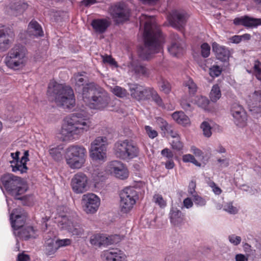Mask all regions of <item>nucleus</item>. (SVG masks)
Wrapping results in <instances>:
<instances>
[{
    "mask_svg": "<svg viewBox=\"0 0 261 261\" xmlns=\"http://www.w3.org/2000/svg\"><path fill=\"white\" fill-rule=\"evenodd\" d=\"M155 121L156 124L159 126L161 130L166 134V132L169 130V128L171 126L163 118L158 117L155 118Z\"/></svg>",
    "mask_w": 261,
    "mask_h": 261,
    "instance_id": "nucleus-41",
    "label": "nucleus"
},
{
    "mask_svg": "<svg viewBox=\"0 0 261 261\" xmlns=\"http://www.w3.org/2000/svg\"><path fill=\"white\" fill-rule=\"evenodd\" d=\"M55 242L58 249L61 247L69 246L71 243V240L69 239H55Z\"/></svg>",
    "mask_w": 261,
    "mask_h": 261,
    "instance_id": "nucleus-49",
    "label": "nucleus"
},
{
    "mask_svg": "<svg viewBox=\"0 0 261 261\" xmlns=\"http://www.w3.org/2000/svg\"><path fill=\"white\" fill-rule=\"evenodd\" d=\"M91 126V120L85 112L73 113L64 118L61 133L65 139L76 140L88 131Z\"/></svg>",
    "mask_w": 261,
    "mask_h": 261,
    "instance_id": "nucleus-2",
    "label": "nucleus"
},
{
    "mask_svg": "<svg viewBox=\"0 0 261 261\" xmlns=\"http://www.w3.org/2000/svg\"><path fill=\"white\" fill-rule=\"evenodd\" d=\"M184 205L187 208H189L192 207L193 203L192 200L190 198H187L184 199L183 201Z\"/></svg>",
    "mask_w": 261,
    "mask_h": 261,
    "instance_id": "nucleus-63",
    "label": "nucleus"
},
{
    "mask_svg": "<svg viewBox=\"0 0 261 261\" xmlns=\"http://www.w3.org/2000/svg\"><path fill=\"white\" fill-rule=\"evenodd\" d=\"M66 153L86 158L87 151L83 146L72 145L67 148Z\"/></svg>",
    "mask_w": 261,
    "mask_h": 261,
    "instance_id": "nucleus-34",
    "label": "nucleus"
},
{
    "mask_svg": "<svg viewBox=\"0 0 261 261\" xmlns=\"http://www.w3.org/2000/svg\"><path fill=\"white\" fill-rule=\"evenodd\" d=\"M185 90L188 89L190 95H194L197 91V87L193 80L189 78L184 84Z\"/></svg>",
    "mask_w": 261,
    "mask_h": 261,
    "instance_id": "nucleus-40",
    "label": "nucleus"
},
{
    "mask_svg": "<svg viewBox=\"0 0 261 261\" xmlns=\"http://www.w3.org/2000/svg\"><path fill=\"white\" fill-rule=\"evenodd\" d=\"M101 257L105 261H126L124 253L118 249L105 250L101 253Z\"/></svg>",
    "mask_w": 261,
    "mask_h": 261,
    "instance_id": "nucleus-22",
    "label": "nucleus"
},
{
    "mask_svg": "<svg viewBox=\"0 0 261 261\" xmlns=\"http://www.w3.org/2000/svg\"><path fill=\"white\" fill-rule=\"evenodd\" d=\"M63 147L62 146H58L52 147L49 149V152L51 157L56 161L60 160L62 158V151Z\"/></svg>",
    "mask_w": 261,
    "mask_h": 261,
    "instance_id": "nucleus-38",
    "label": "nucleus"
},
{
    "mask_svg": "<svg viewBox=\"0 0 261 261\" xmlns=\"http://www.w3.org/2000/svg\"><path fill=\"white\" fill-rule=\"evenodd\" d=\"M140 22L141 25H144V46L141 49L140 55L142 59L148 60L152 55L162 52L164 37L153 17L142 14L140 17Z\"/></svg>",
    "mask_w": 261,
    "mask_h": 261,
    "instance_id": "nucleus-1",
    "label": "nucleus"
},
{
    "mask_svg": "<svg viewBox=\"0 0 261 261\" xmlns=\"http://www.w3.org/2000/svg\"><path fill=\"white\" fill-rule=\"evenodd\" d=\"M28 7V5L21 1L13 3L11 5V8L13 11L16 12V14H20L23 13Z\"/></svg>",
    "mask_w": 261,
    "mask_h": 261,
    "instance_id": "nucleus-37",
    "label": "nucleus"
},
{
    "mask_svg": "<svg viewBox=\"0 0 261 261\" xmlns=\"http://www.w3.org/2000/svg\"><path fill=\"white\" fill-rule=\"evenodd\" d=\"M195 102L199 107L205 109L209 103V100L206 97L199 96L196 97Z\"/></svg>",
    "mask_w": 261,
    "mask_h": 261,
    "instance_id": "nucleus-44",
    "label": "nucleus"
},
{
    "mask_svg": "<svg viewBox=\"0 0 261 261\" xmlns=\"http://www.w3.org/2000/svg\"><path fill=\"white\" fill-rule=\"evenodd\" d=\"M19 151L11 153V156L13 159V160L10 161L11 166L13 172H19L20 173L23 174L26 173L28 169L27 163L29 161V151L26 150L24 152L23 155L20 160H19Z\"/></svg>",
    "mask_w": 261,
    "mask_h": 261,
    "instance_id": "nucleus-15",
    "label": "nucleus"
},
{
    "mask_svg": "<svg viewBox=\"0 0 261 261\" xmlns=\"http://www.w3.org/2000/svg\"><path fill=\"white\" fill-rule=\"evenodd\" d=\"M14 33L9 27L0 25V53L7 51L14 39Z\"/></svg>",
    "mask_w": 261,
    "mask_h": 261,
    "instance_id": "nucleus-17",
    "label": "nucleus"
},
{
    "mask_svg": "<svg viewBox=\"0 0 261 261\" xmlns=\"http://www.w3.org/2000/svg\"><path fill=\"white\" fill-rule=\"evenodd\" d=\"M128 70L129 73L139 76H148L149 74L148 70L136 61H133L128 65Z\"/></svg>",
    "mask_w": 261,
    "mask_h": 261,
    "instance_id": "nucleus-25",
    "label": "nucleus"
},
{
    "mask_svg": "<svg viewBox=\"0 0 261 261\" xmlns=\"http://www.w3.org/2000/svg\"><path fill=\"white\" fill-rule=\"evenodd\" d=\"M107 137H96L91 142L89 149V156L91 159L96 162H105L107 160Z\"/></svg>",
    "mask_w": 261,
    "mask_h": 261,
    "instance_id": "nucleus-10",
    "label": "nucleus"
},
{
    "mask_svg": "<svg viewBox=\"0 0 261 261\" xmlns=\"http://www.w3.org/2000/svg\"><path fill=\"white\" fill-rule=\"evenodd\" d=\"M171 116L174 121L179 125L183 126H189L191 125L190 118L182 111H176Z\"/></svg>",
    "mask_w": 261,
    "mask_h": 261,
    "instance_id": "nucleus-30",
    "label": "nucleus"
},
{
    "mask_svg": "<svg viewBox=\"0 0 261 261\" xmlns=\"http://www.w3.org/2000/svg\"><path fill=\"white\" fill-rule=\"evenodd\" d=\"M65 160L67 164L72 169H79L84 166L86 161V158L79 156H73L69 154H65Z\"/></svg>",
    "mask_w": 261,
    "mask_h": 261,
    "instance_id": "nucleus-26",
    "label": "nucleus"
},
{
    "mask_svg": "<svg viewBox=\"0 0 261 261\" xmlns=\"http://www.w3.org/2000/svg\"><path fill=\"white\" fill-rule=\"evenodd\" d=\"M160 89L162 91L166 94L169 93L171 89L170 84L167 82H164L162 83L160 87Z\"/></svg>",
    "mask_w": 261,
    "mask_h": 261,
    "instance_id": "nucleus-55",
    "label": "nucleus"
},
{
    "mask_svg": "<svg viewBox=\"0 0 261 261\" xmlns=\"http://www.w3.org/2000/svg\"><path fill=\"white\" fill-rule=\"evenodd\" d=\"M28 60L27 49L22 46H15L8 52L4 63L8 68L18 71L25 67Z\"/></svg>",
    "mask_w": 261,
    "mask_h": 261,
    "instance_id": "nucleus-5",
    "label": "nucleus"
},
{
    "mask_svg": "<svg viewBox=\"0 0 261 261\" xmlns=\"http://www.w3.org/2000/svg\"><path fill=\"white\" fill-rule=\"evenodd\" d=\"M153 201L161 208H164L167 205L166 201L163 198V196L159 194L154 195Z\"/></svg>",
    "mask_w": 261,
    "mask_h": 261,
    "instance_id": "nucleus-43",
    "label": "nucleus"
},
{
    "mask_svg": "<svg viewBox=\"0 0 261 261\" xmlns=\"http://www.w3.org/2000/svg\"><path fill=\"white\" fill-rule=\"evenodd\" d=\"M98 91L93 83L87 84L84 87L82 97L86 105L88 106L90 103L93 96L95 95Z\"/></svg>",
    "mask_w": 261,
    "mask_h": 261,
    "instance_id": "nucleus-27",
    "label": "nucleus"
},
{
    "mask_svg": "<svg viewBox=\"0 0 261 261\" xmlns=\"http://www.w3.org/2000/svg\"><path fill=\"white\" fill-rule=\"evenodd\" d=\"M110 101V98L106 92L98 91L93 96V99L87 106L92 109L102 110L106 108Z\"/></svg>",
    "mask_w": 261,
    "mask_h": 261,
    "instance_id": "nucleus-18",
    "label": "nucleus"
},
{
    "mask_svg": "<svg viewBox=\"0 0 261 261\" xmlns=\"http://www.w3.org/2000/svg\"><path fill=\"white\" fill-rule=\"evenodd\" d=\"M82 76V75L81 74H78L74 76L75 84L79 86L83 85V83L85 81L84 79Z\"/></svg>",
    "mask_w": 261,
    "mask_h": 261,
    "instance_id": "nucleus-61",
    "label": "nucleus"
},
{
    "mask_svg": "<svg viewBox=\"0 0 261 261\" xmlns=\"http://www.w3.org/2000/svg\"><path fill=\"white\" fill-rule=\"evenodd\" d=\"M100 204V198L93 193H87L82 196V209L87 214H94L96 213Z\"/></svg>",
    "mask_w": 261,
    "mask_h": 261,
    "instance_id": "nucleus-14",
    "label": "nucleus"
},
{
    "mask_svg": "<svg viewBox=\"0 0 261 261\" xmlns=\"http://www.w3.org/2000/svg\"><path fill=\"white\" fill-rule=\"evenodd\" d=\"M231 113L237 125L243 127L246 124L247 114L243 108L238 104H233L231 109Z\"/></svg>",
    "mask_w": 261,
    "mask_h": 261,
    "instance_id": "nucleus-20",
    "label": "nucleus"
},
{
    "mask_svg": "<svg viewBox=\"0 0 261 261\" xmlns=\"http://www.w3.org/2000/svg\"><path fill=\"white\" fill-rule=\"evenodd\" d=\"M105 172L106 173H104L99 169L94 171L92 175V180L94 181L95 185L98 183L101 178L105 176L106 173L121 180L126 179L129 176V172L126 166L119 161H113L108 163L106 167Z\"/></svg>",
    "mask_w": 261,
    "mask_h": 261,
    "instance_id": "nucleus-4",
    "label": "nucleus"
},
{
    "mask_svg": "<svg viewBox=\"0 0 261 261\" xmlns=\"http://www.w3.org/2000/svg\"><path fill=\"white\" fill-rule=\"evenodd\" d=\"M47 95L53 98L57 105L64 109H70L75 105V99L72 89L68 86L50 81L48 84Z\"/></svg>",
    "mask_w": 261,
    "mask_h": 261,
    "instance_id": "nucleus-3",
    "label": "nucleus"
},
{
    "mask_svg": "<svg viewBox=\"0 0 261 261\" xmlns=\"http://www.w3.org/2000/svg\"><path fill=\"white\" fill-rule=\"evenodd\" d=\"M228 240L233 245L237 246L240 244L242 239L240 237L233 234L228 236Z\"/></svg>",
    "mask_w": 261,
    "mask_h": 261,
    "instance_id": "nucleus-54",
    "label": "nucleus"
},
{
    "mask_svg": "<svg viewBox=\"0 0 261 261\" xmlns=\"http://www.w3.org/2000/svg\"><path fill=\"white\" fill-rule=\"evenodd\" d=\"M196 182L194 181H191L189 185L188 192L193 196V195L197 194L195 191Z\"/></svg>",
    "mask_w": 261,
    "mask_h": 261,
    "instance_id": "nucleus-59",
    "label": "nucleus"
},
{
    "mask_svg": "<svg viewBox=\"0 0 261 261\" xmlns=\"http://www.w3.org/2000/svg\"><path fill=\"white\" fill-rule=\"evenodd\" d=\"M208 186L212 188V191L216 195H220L222 193L221 189L218 187L214 181H210Z\"/></svg>",
    "mask_w": 261,
    "mask_h": 261,
    "instance_id": "nucleus-56",
    "label": "nucleus"
},
{
    "mask_svg": "<svg viewBox=\"0 0 261 261\" xmlns=\"http://www.w3.org/2000/svg\"><path fill=\"white\" fill-rule=\"evenodd\" d=\"M109 12L114 21L117 23L127 20L130 16V9L124 3L111 6Z\"/></svg>",
    "mask_w": 261,
    "mask_h": 261,
    "instance_id": "nucleus-13",
    "label": "nucleus"
},
{
    "mask_svg": "<svg viewBox=\"0 0 261 261\" xmlns=\"http://www.w3.org/2000/svg\"><path fill=\"white\" fill-rule=\"evenodd\" d=\"M58 250L55 242V237H49V238L46 237L44 244V252L46 255L47 256L53 255Z\"/></svg>",
    "mask_w": 261,
    "mask_h": 261,
    "instance_id": "nucleus-31",
    "label": "nucleus"
},
{
    "mask_svg": "<svg viewBox=\"0 0 261 261\" xmlns=\"http://www.w3.org/2000/svg\"><path fill=\"white\" fill-rule=\"evenodd\" d=\"M170 219L173 225L179 226L184 222V216L177 208L172 207L170 210Z\"/></svg>",
    "mask_w": 261,
    "mask_h": 261,
    "instance_id": "nucleus-32",
    "label": "nucleus"
},
{
    "mask_svg": "<svg viewBox=\"0 0 261 261\" xmlns=\"http://www.w3.org/2000/svg\"><path fill=\"white\" fill-rule=\"evenodd\" d=\"M27 215L22 209L16 208L11 214L10 219L12 228L16 230L24 224Z\"/></svg>",
    "mask_w": 261,
    "mask_h": 261,
    "instance_id": "nucleus-21",
    "label": "nucleus"
},
{
    "mask_svg": "<svg viewBox=\"0 0 261 261\" xmlns=\"http://www.w3.org/2000/svg\"><path fill=\"white\" fill-rule=\"evenodd\" d=\"M120 236L118 234L108 236L106 234L96 233L91 236L90 243L91 245L98 247L108 246L118 243L121 239Z\"/></svg>",
    "mask_w": 261,
    "mask_h": 261,
    "instance_id": "nucleus-16",
    "label": "nucleus"
},
{
    "mask_svg": "<svg viewBox=\"0 0 261 261\" xmlns=\"http://www.w3.org/2000/svg\"><path fill=\"white\" fill-rule=\"evenodd\" d=\"M200 127L202 130L203 135L207 138H209L212 135V125L211 123L203 121L200 125Z\"/></svg>",
    "mask_w": 261,
    "mask_h": 261,
    "instance_id": "nucleus-42",
    "label": "nucleus"
},
{
    "mask_svg": "<svg viewBox=\"0 0 261 261\" xmlns=\"http://www.w3.org/2000/svg\"><path fill=\"white\" fill-rule=\"evenodd\" d=\"M59 217L58 220V226L62 229L67 230L72 235L81 237L84 234V229L77 224L71 221L67 216L68 208L65 206H60L58 208Z\"/></svg>",
    "mask_w": 261,
    "mask_h": 261,
    "instance_id": "nucleus-9",
    "label": "nucleus"
},
{
    "mask_svg": "<svg viewBox=\"0 0 261 261\" xmlns=\"http://www.w3.org/2000/svg\"><path fill=\"white\" fill-rule=\"evenodd\" d=\"M253 73L258 80L261 81V64L258 61H255L254 62Z\"/></svg>",
    "mask_w": 261,
    "mask_h": 261,
    "instance_id": "nucleus-47",
    "label": "nucleus"
},
{
    "mask_svg": "<svg viewBox=\"0 0 261 261\" xmlns=\"http://www.w3.org/2000/svg\"><path fill=\"white\" fill-rule=\"evenodd\" d=\"M221 96L220 88L218 85H214L210 93V98L211 101L216 102Z\"/></svg>",
    "mask_w": 261,
    "mask_h": 261,
    "instance_id": "nucleus-39",
    "label": "nucleus"
},
{
    "mask_svg": "<svg viewBox=\"0 0 261 261\" xmlns=\"http://www.w3.org/2000/svg\"><path fill=\"white\" fill-rule=\"evenodd\" d=\"M251 111L261 113V90H255L251 94L247 100Z\"/></svg>",
    "mask_w": 261,
    "mask_h": 261,
    "instance_id": "nucleus-23",
    "label": "nucleus"
},
{
    "mask_svg": "<svg viewBox=\"0 0 261 261\" xmlns=\"http://www.w3.org/2000/svg\"><path fill=\"white\" fill-rule=\"evenodd\" d=\"M187 18L186 13L181 10H173L167 16L170 24L173 28L180 29L182 27Z\"/></svg>",
    "mask_w": 261,
    "mask_h": 261,
    "instance_id": "nucleus-19",
    "label": "nucleus"
},
{
    "mask_svg": "<svg viewBox=\"0 0 261 261\" xmlns=\"http://www.w3.org/2000/svg\"><path fill=\"white\" fill-rule=\"evenodd\" d=\"M192 197L194 202L197 205L202 206L206 204V200L202 197L198 196L197 194L193 195Z\"/></svg>",
    "mask_w": 261,
    "mask_h": 261,
    "instance_id": "nucleus-53",
    "label": "nucleus"
},
{
    "mask_svg": "<svg viewBox=\"0 0 261 261\" xmlns=\"http://www.w3.org/2000/svg\"><path fill=\"white\" fill-rule=\"evenodd\" d=\"M102 61L104 63H109L111 65L117 66V63L110 56H102Z\"/></svg>",
    "mask_w": 261,
    "mask_h": 261,
    "instance_id": "nucleus-57",
    "label": "nucleus"
},
{
    "mask_svg": "<svg viewBox=\"0 0 261 261\" xmlns=\"http://www.w3.org/2000/svg\"><path fill=\"white\" fill-rule=\"evenodd\" d=\"M169 53L173 56H178L182 53L183 47L180 40H175L168 46Z\"/></svg>",
    "mask_w": 261,
    "mask_h": 261,
    "instance_id": "nucleus-35",
    "label": "nucleus"
},
{
    "mask_svg": "<svg viewBox=\"0 0 261 261\" xmlns=\"http://www.w3.org/2000/svg\"><path fill=\"white\" fill-rule=\"evenodd\" d=\"M172 148L173 149L179 151L183 148L182 143L179 141V139H177L176 141H173L171 143Z\"/></svg>",
    "mask_w": 261,
    "mask_h": 261,
    "instance_id": "nucleus-58",
    "label": "nucleus"
},
{
    "mask_svg": "<svg viewBox=\"0 0 261 261\" xmlns=\"http://www.w3.org/2000/svg\"><path fill=\"white\" fill-rule=\"evenodd\" d=\"M120 199L121 211L124 213H127L136 204L138 199V195L134 188H126L121 192Z\"/></svg>",
    "mask_w": 261,
    "mask_h": 261,
    "instance_id": "nucleus-11",
    "label": "nucleus"
},
{
    "mask_svg": "<svg viewBox=\"0 0 261 261\" xmlns=\"http://www.w3.org/2000/svg\"><path fill=\"white\" fill-rule=\"evenodd\" d=\"M212 49L215 53L217 58L223 62L227 61L230 56V51L228 48L220 46L216 42L213 43Z\"/></svg>",
    "mask_w": 261,
    "mask_h": 261,
    "instance_id": "nucleus-28",
    "label": "nucleus"
},
{
    "mask_svg": "<svg viewBox=\"0 0 261 261\" xmlns=\"http://www.w3.org/2000/svg\"><path fill=\"white\" fill-rule=\"evenodd\" d=\"M113 151L117 158L123 160L134 159L138 156L139 152L137 146L127 140L116 142Z\"/></svg>",
    "mask_w": 261,
    "mask_h": 261,
    "instance_id": "nucleus-8",
    "label": "nucleus"
},
{
    "mask_svg": "<svg viewBox=\"0 0 261 261\" xmlns=\"http://www.w3.org/2000/svg\"><path fill=\"white\" fill-rule=\"evenodd\" d=\"M210 46L206 43H204L201 45V54L203 58H207L210 54Z\"/></svg>",
    "mask_w": 261,
    "mask_h": 261,
    "instance_id": "nucleus-50",
    "label": "nucleus"
},
{
    "mask_svg": "<svg viewBox=\"0 0 261 261\" xmlns=\"http://www.w3.org/2000/svg\"><path fill=\"white\" fill-rule=\"evenodd\" d=\"M110 23V21L107 19H96L92 21L91 25L95 32L102 33L106 31Z\"/></svg>",
    "mask_w": 261,
    "mask_h": 261,
    "instance_id": "nucleus-29",
    "label": "nucleus"
},
{
    "mask_svg": "<svg viewBox=\"0 0 261 261\" xmlns=\"http://www.w3.org/2000/svg\"><path fill=\"white\" fill-rule=\"evenodd\" d=\"M145 132L148 137L150 139H154L158 135V132L149 125H145L144 127Z\"/></svg>",
    "mask_w": 261,
    "mask_h": 261,
    "instance_id": "nucleus-48",
    "label": "nucleus"
},
{
    "mask_svg": "<svg viewBox=\"0 0 261 261\" xmlns=\"http://www.w3.org/2000/svg\"><path fill=\"white\" fill-rule=\"evenodd\" d=\"M224 210L231 214H235L237 213L238 211L237 208L233 206L231 202L225 204L224 205Z\"/></svg>",
    "mask_w": 261,
    "mask_h": 261,
    "instance_id": "nucleus-51",
    "label": "nucleus"
},
{
    "mask_svg": "<svg viewBox=\"0 0 261 261\" xmlns=\"http://www.w3.org/2000/svg\"><path fill=\"white\" fill-rule=\"evenodd\" d=\"M37 231L33 227L28 226L25 227L19 232V237L24 240H27L32 238H35L37 236Z\"/></svg>",
    "mask_w": 261,
    "mask_h": 261,
    "instance_id": "nucleus-36",
    "label": "nucleus"
},
{
    "mask_svg": "<svg viewBox=\"0 0 261 261\" xmlns=\"http://www.w3.org/2000/svg\"><path fill=\"white\" fill-rule=\"evenodd\" d=\"M182 161L184 163H192L196 166L200 167L201 166L200 163H199L191 154H186L182 156Z\"/></svg>",
    "mask_w": 261,
    "mask_h": 261,
    "instance_id": "nucleus-45",
    "label": "nucleus"
},
{
    "mask_svg": "<svg viewBox=\"0 0 261 261\" xmlns=\"http://www.w3.org/2000/svg\"><path fill=\"white\" fill-rule=\"evenodd\" d=\"M161 154L168 159H172L173 156V152L168 148H165L161 151Z\"/></svg>",
    "mask_w": 261,
    "mask_h": 261,
    "instance_id": "nucleus-60",
    "label": "nucleus"
},
{
    "mask_svg": "<svg viewBox=\"0 0 261 261\" xmlns=\"http://www.w3.org/2000/svg\"><path fill=\"white\" fill-rule=\"evenodd\" d=\"M30 259V256L24 253H20L18 255V261H29Z\"/></svg>",
    "mask_w": 261,
    "mask_h": 261,
    "instance_id": "nucleus-62",
    "label": "nucleus"
},
{
    "mask_svg": "<svg viewBox=\"0 0 261 261\" xmlns=\"http://www.w3.org/2000/svg\"><path fill=\"white\" fill-rule=\"evenodd\" d=\"M28 33L30 36L41 37L43 36V32L41 25L35 20H32L28 25Z\"/></svg>",
    "mask_w": 261,
    "mask_h": 261,
    "instance_id": "nucleus-33",
    "label": "nucleus"
},
{
    "mask_svg": "<svg viewBox=\"0 0 261 261\" xmlns=\"http://www.w3.org/2000/svg\"><path fill=\"white\" fill-rule=\"evenodd\" d=\"M129 91L132 97L138 101L149 100L151 99L158 106L164 108L162 98L152 87L133 84L129 87Z\"/></svg>",
    "mask_w": 261,
    "mask_h": 261,
    "instance_id": "nucleus-6",
    "label": "nucleus"
},
{
    "mask_svg": "<svg viewBox=\"0 0 261 261\" xmlns=\"http://www.w3.org/2000/svg\"><path fill=\"white\" fill-rule=\"evenodd\" d=\"M1 181L6 190L17 199H22L18 196L24 193L28 189L27 182L20 177L12 174H5Z\"/></svg>",
    "mask_w": 261,
    "mask_h": 261,
    "instance_id": "nucleus-7",
    "label": "nucleus"
},
{
    "mask_svg": "<svg viewBox=\"0 0 261 261\" xmlns=\"http://www.w3.org/2000/svg\"><path fill=\"white\" fill-rule=\"evenodd\" d=\"M236 261H248V258L242 254H238L236 255Z\"/></svg>",
    "mask_w": 261,
    "mask_h": 261,
    "instance_id": "nucleus-64",
    "label": "nucleus"
},
{
    "mask_svg": "<svg viewBox=\"0 0 261 261\" xmlns=\"http://www.w3.org/2000/svg\"><path fill=\"white\" fill-rule=\"evenodd\" d=\"M70 186L74 193L82 194L90 190V180L85 173L79 172L72 177Z\"/></svg>",
    "mask_w": 261,
    "mask_h": 261,
    "instance_id": "nucleus-12",
    "label": "nucleus"
},
{
    "mask_svg": "<svg viewBox=\"0 0 261 261\" xmlns=\"http://www.w3.org/2000/svg\"><path fill=\"white\" fill-rule=\"evenodd\" d=\"M222 70L218 66H213L210 69V75L213 77L219 76Z\"/></svg>",
    "mask_w": 261,
    "mask_h": 261,
    "instance_id": "nucleus-52",
    "label": "nucleus"
},
{
    "mask_svg": "<svg viewBox=\"0 0 261 261\" xmlns=\"http://www.w3.org/2000/svg\"><path fill=\"white\" fill-rule=\"evenodd\" d=\"M236 25H242L247 27L255 28L261 25V18H254L247 16L236 18L233 20Z\"/></svg>",
    "mask_w": 261,
    "mask_h": 261,
    "instance_id": "nucleus-24",
    "label": "nucleus"
},
{
    "mask_svg": "<svg viewBox=\"0 0 261 261\" xmlns=\"http://www.w3.org/2000/svg\"><path fill=\"white\" fill-rule=\"evenodd\" d=\"M112 92L117 96L119 97H124L127 94V91L125 89L119 87L115 86L112 89Z\"/></svg>",
    "mask_w": 261,
    "mask_h": 261,
    "instance_id": "nucleus-46",
    "label": "nucleus"
}]
</instances>
